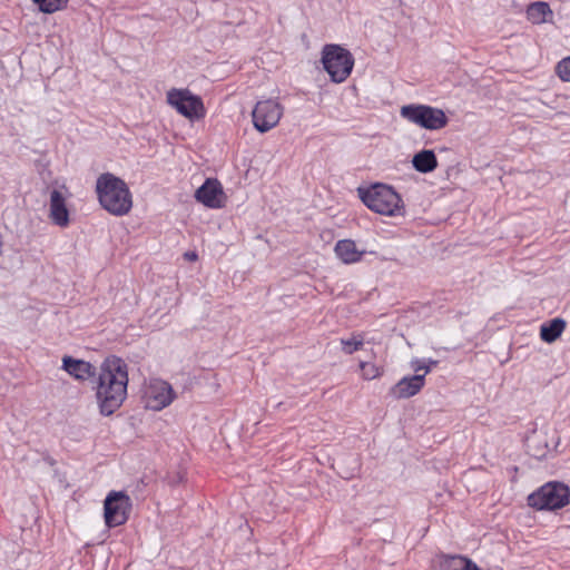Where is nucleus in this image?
Masks as SVG:
<instances>
[{"label":"nucleus","instance_id":"nucleus-19","mask_svg":"<svg viewBox=\"0 0 570 570\" xmlns=\"http://www.w3.org/2000/svg\"><path fill=\"white\" fill-rule=\"evenodd\" d=\"M566 328V322L561 318H554L544 323L540 327V337L546 343H553Z\"/></svg>","mask_w":570,"mask_h":570},{"label":"nucleus","instance_id":"nucleus-17","mask_svg":"<svg viewBox=\"0 0 570 570\" xmlns=\"http://www.w3.org/2000/svg\"><path fill=\"white\" fill-rule=\"evenodd\" d=\"M553 17V12L547 2L538 1L528 6L527 18L534 24L548 22Z\"/></svg>","mask_w":570,"mask_h":570},{"label":"nucleus","instance_id":"nucleus-13","mask_svg":"<svg viewBox=\"0 0 570 570\" xmlns=\"http://www.w3.org/2000/svg\"><path fill=\"white\" fill-rule=\"evenodd\" d=\"M195 198L208 208H222L225 198L222 184L217 179L207 178L196 190Z\"/></svg>","mask_w":570,"mask_h":570},{"label":"nucleus","instance_id":"nucleus-4","mask_svg":"<svg viewBox=\"0 0 570 570\" xmlns=\"http://www.w3.org/2000/svg\"><path fill=\"white\" fill-rule=\"evenodd\" d=\"M527 502L535 510H558L570 502V489L562 482L550 481L529 494Z\"/></svg>","mask_w":570,"mask_h":570},{"label":"nucleus","instance_id":"nucleus-2","mask_svg":"<svg viewBox=\"0 0 570 570\" xmlns=\"http://www.w3.org/2000/svg\"><path fill=\"white\" fill-rule=\"evenodd\" d=\"M96 194L101 208L112 216L121 217L132 208V194L125 180L110 173L96 180Z\"/></svg>","mask_w":570,"mask_h":570},{"label":"nucleus","instance_id":"nucleus-23","mask_svg":"<svg viewBox=\"0 0 570 570\" xmlns=\"http://www.w3.org/2000/svg\"><path fill=\"white\" fill-rule=\"evenodd\" d=\"M556 73L562 81L570 82V56L557 63Z\"/></svg>","mask_w":570,"mask_h":570},{"label":"nucleus","instance_id":"nucleus-20","mask_svg":"<svg viewBox=\"0 0 570 570\" xmlns=\"http://www.w3.org/2000/svg\"><path fill=\"white\" fill-rule=\"evenodd\" d=\"M38 10L45 14H52L68 8L70 0H31Z\"/></svg>","mask_w":570,"mask_h":570},{"label":"nucleus","instance_id":"nucleus-14","mask_svg":"<svg viewBox=\"0 0 570 570\" xmlns=\"http://www.w3.org/2000/svg\"><path fill=\"white\" fill-rule=\"evenodd\" d=\"M62 368L77 380L86 381L95 375V367L83 360H76L71 356L62 358Z\"/></svg>","mask_w":570,"mask_h":570},{"label":"nucleus","instance_id":"nucleus-18","mask_svg":"<svg viewBox=\"0 0 570 570\" xmlns=\"http://www.w3.org/2000/svg\"><path fill=\"white\" fill-rule=\"evenodd\" d=\"M412 164L417 171L426 174L438 167V159L433 150L424 149L414 155Z\"/></svg>","mask_w":570,"mask_h":570},{"label":"nucleus","instance_id":"nucleus-6","mask_svg":"<svg viewBox=\"0 0 570 570\" xmlns=\"http://www.w3.org/2000/svg\"><path fill=\"white\" fill-rule=\"evenodd\" d=\"M403 119L428 130H440L444 128L449 119L442 109L428 105H405L400 109Z\"/></svg>","mask_w":570,"mask_h":570},{"label":"nucleus","instance_id":"nucleus-22","mask_svg":"<svg viewBox=\"0 0 570 570\" xmlns=\"http://www.w3.org/2000/svg\"><path fill=\"white\" fill-rule=\"evenodd\" d=\"M364 334L363 333H353L350 338H341L342 350L345 354H353L363 348L364 345Z\"/></svg>","mask_w":570,"mask_h":570},{"label":"nucleus","instance_id":"nucleus-3","mask_svg":"<svg viewBox=\"0 0 570 570\" xmlns=\"http://www.w3.org/2000/svg\"><path fill=\"white\" fill-rule=\"evenodd\" d=\"M357 194L363 204L376 214L399 216L404 213L401 196L389 185L377 183L370 187H358Z\"/></svg>","mask_w":570,"mask_h":570},{"label":"nucleus","instance_id":"nucleus-1","mask_svg":"<svg viewBox=\"0 0 570 570\" xmlns=\"http://www.w3.org/2000/svg\"><path fill=\"white\" fill-rule=\"evenodd\" d=\"M128 365L115 355L108 356L100 365L96 386V400L100 414H114L127 397Z\"/></svg>","mask_w":570,"mask_h":570},{"label":"nucleus","instance_id":"nucleus-8","mask_svg":"<svg viewBox=\"0 0 570 570\" xmlns=\"http://www.w3.org/2000/svg\"><path fill=\"white\" fill-rule=\"evenodd\" d=\"M132 502L124 491H110L104 501V519L108 528L125 524L130 515Z\"/></svg>","mask_w":570,"mask_h":570},{"label":"nucleus","instance_id":"nucleus-5","mask_svg":"<svg viewBox=\"0 0 570 570\" xmlns=\"http://www.w3.org/2000/svg\"><path fill=\"white\" fill-rule=\"evenodd\" d=\"M322 62L333 82L345 81L354 67L352 53L338 45H326L322 50Z\"/></svg>","mask_w":570,"mask_h":570},{"label":"nucleus","instance_id":"nucleus-12","mask_svg":"<svg viewBox=\"0 0 570 570\" xmlns=\"http://www.w3.org/2000/svg\"><path fill=\"white\" fill-rule=\"evenodd\" d=\"M424 370L423 374H415L412 376H405L401 379L390 391L391 395L394 399H409L417 393L424 387L425 384V375L431 371L430 366H419L415 371Z\"/></svg>","mask_w":570,"mask_h":570},{"label":"nucleus","instance_id":"nucleus-7","mask_svg":"<svg viewBox=\"0 0 570 570\" xmlns=\"http://www.w3.org/2000/svg\"><path fill=\"white\" fill-rule=\"evenodd\" d=\"M167 104L190 121L203 119L206 108L203 99L189 89L171 88L166 95Z\"/></svg>","mask_w":570,"mask_h":570},{"label":"nucleus","instance_id":"nucleus-10","mask_svg":"<svg viewBox=\"0 0 570 570\" xmlns=\"http://www.w3.org/2000/svg\"><path fill=\"white\" fill-rule=\"evenodd\" d=\"M175 397L176 394L171 385L159 379L147 382L141 396L145 407L153 411H161L170 405Z\"/></svg>","mask_w":570,"mask_h":570},{"label":"nucleus","instance_id":"nucleus-24","mask_svg":"<svg viewBox=\"0 0 570 570\" xmlns=\"http://www.w3.org/2000/svg\"><path fill=\"white\" fill-rule=\"evenodd\" d=\"M185 258L190 262H194L197 259V254L195 252H187L185 253Z\"/></svg>","mask_w":570,"mask_h":570},{"label":"nucleus","instance_id":"nucleus-15","mask_svg":"<svg viewBox=\"0 0 570 570\" xmlns=\"http://www.w3.org/2000/svg\"><path fill=\"white\" fill-rule=\"evenodd\" d=\"M334 253L344 264H355L360 262L364 255V250H360L352 239H341L335 244Z\"/></svg>","mask_w":570,"mask_h":570},{"label":"nucleus","instance_id":"nucleus-9","mask_svg":"<svg viewBox=\"0 0 570 570\" xmlns=\"http://www.w3.org/2000/svg\"><path fill=\"white\" fill-rule=\"evenodd\" d=\"M284 115L283 105L274 98L258 100L252 111V121L254 128L265 134L274 129Z\"/></svg>","mask_w":570,"mask_h":570},{"label":"nucleus","instance_id":"nucleus-11","mask_svg":"<svg viewBox=\"0 0 570 570\" xmlns=\"http://www.w3.org/2000/svg\"><path fill=\"white\" fill-rule=\"evenodd\" d=\"M70 197L71 193L65 184L50 191L48 216L52 224L62 228L70 224V213L68 208Z\"/></svg>","mask_w":570,"mask_h":570},{"label":"nucleus","instance_id":"nucleus-21","mask_svg":"<svg viewBox=\"0 0 570 570\" xmlns=\"http://www.w3.org/2000/svg\"><path fill=\"white\" fill-rule=\"evenodd\" d=\"M358 368L361 371V377L365 381L380 379L384 375L385 372L383 365L366 361H361L358 363Z\"/></svg>","mask_w":570,"mask_h":570},{"label":"nucleus","instance_id":"nucleus-16","mask_svg":"<svg viewBox=\"0 0 570 570\" xmlns=\"http://www.w3.org/2000/svg\"><path fill=\"white\" fill-rule=\"evenodd\" d=\"M439 567L440 570H481L471 559L463 556L443 554Z\"/></svg>","mask_w":570,"mask_h":570}]
</instances>
